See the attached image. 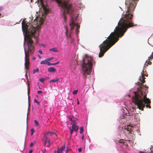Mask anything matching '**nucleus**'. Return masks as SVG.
<instances>
[{
    "label": "nucleus",
    "mask_w": 153,
    "mask_h": 153,
    "mask_svg": "<svg viewBox=\"0 0 153 153\" xmlns=\"http://www.w3.org/2000/svg\"><path fill=\"white\" fill-rule=\"evenodd\" d=\"M138 0H126L125 4L127 10L118 23L114 32H112L105 40L100 46L99 57L103 56L105 53L114 45L124 34L127 29L135 25L133 24L132 19L133 13Z\"/></svg>",
    "instance_id": "f257e3e1"
},
{
    "label": "nucleus",
    "mask_w": 153,
    "mask_h": 153,
    "mask_svg": "<svg viewBox=\"0 0 153 153\" xmlns=\"http://www.w3.org/2000/svg\"><path fill=\"white\" fill-rule=\"evenodd\" d=\"M141 74L139 80L140 82H138L137 83L140 86L137 92H134V95L132 97V101L137 106L138 108L143 111L145 106L147 108H151L150 104L151 102L149 99L146 97L148 86H146V84L142 85V84L145 82V76H148V74L143 69Z\"/></svg>",
    "instance_id": "f03ea898"
},
{
    "label": "nucleus",
    "mask_w": 153,
    "mask_h": 153,
    "mask_svg": "<svg viewBox=\"0 0 153 153\" xmlns=\"http://www.w3.org/2000/svg\"><path fill=\"white\" fill-rule=\"evenodd\" d=\"M22 28L23 31L25 32L27 35V38L25 37V40L27 42L28 49L27 50L25 48H24L25 53V68L27 70L29 68L30 63L29 54H32L35 51L33 41L31 38L34 37L36 39V43H37V37L35 35L36 29L34 27L32 26V28L28 29L27 24L24 21L22 22Z\"/></svg>",
    "instance_id": "7ed1b4c3"
},
{
    "label": "nucleus",
    "mask_w": 153,
    "mask_h": 153,
    "mask_svg": "<svg viewBox=\"0 0 153 153\" xmlns=\"http://www.w3.org/2000/svg\"><path fill=\"white\" fill-rule=\"evenodd\" d=\"M93 61V58L88 56L87 55L83 58L82 68L83 76L85 77L91 74Z\"/></svg>",
    "instance_id": "20e7f679"
},
{
    "label": "nucleus",
    "mask_w": 153,
    "mask_h": 153,
    "mask_svg": "<svg viewBox=\"0 0 153 153\" xmlns=\"http://www.w3.org/2000/svg\"><path fill=\"white\" fill-rule=\"evenodd\" d=\"M78 17L76 16L75 19L74 20L73 17H72L71 21L69 24V25L71 27L70 31H68V29L66 26H65V35L67 39L71 38L72 36L73 30L75 29V31L77 35L78 34L79 32V30L80 27V26L78 25V24L75 22V21L77 18Z\"/></svg>",
    "instance_id": "39448f33"
},
{
    "label": "nucleus",
    "mask_w": 153,
    "mask_h": 153,
    "mask_svg": "<svg viewBox=\"0 0 153 153\" xmlns=\"http://www.w3.org/2000/svg\"><path fill=\"white\" fill-rule=\"evenodd\" d=\"M52 136L54 137L57 139V135L54 132H47L44 134V136L42 138V140L44 142L45 146L47 143H48V144L47 146L49 147L50 146L52 143L51 141L50 138L51 136Z\"/></svg>",
    "instance_id": "423d86ee"
},
{
    "label": "nucleus",
    "mask_w": 153,
    "mask_h": 153,
    "mask_svg": "<svg viewBox=\"0 0 153 153\" xmlns=\"http://www.w3.org/2000/svg\"><path fill=\"white\" fill-rule=\"evenodd\" d=\"M72 128H69L70 130V134L71 136H72L73 134V131H77L79 129V127L76 125H75V123L74 122L72 124Z\"/></svg>",
    "instance_id": "0eeeda50"
},
{
    "label": "nucleus",
    "mask_w": 153,
    "mask_h": 153,
    "mask_svg": "<svg viewBox=\"0 0 153 153\" xmlns=\"http://www.w3.org/2000/svg\"><path fill=\"white\" fill-rule=\"evenodd\" d=\"M55 68L53 67H51L48 69V71L49 72H54L56 71Z\"/></svg>",
    "instance_id": "6e6552de"
},
{
    "label": "nucleus",
    "mask_w": 153,
    "mask_h": 153,
    "mask_svg": "<svg viewBox=\"0 0 153 153\" xmlns=\"http://www.w3.org/2000/svg\"><path fill=\"white\" fill-rule=\"evenodd\" d=\"M132 127L130 125H128L127 126H125V129L127 131H129V132L131 131Z\"/></svg>",
    "instance_id": "1a4fd4ad"
},
{
    "label": "nucleus",
    "mask_w": 153,
    "mask_h": 153,
    "mask_svg": "<svg viewBox=\"0 0 153 153\" xmlns=\"http://www.w3.org/2000/svg\"><path fill=\"white\" fill-rule=\"evenodd\" d=\"M39 21V23L40 25H42L44 22V19L40 17L39 18H38L37 19Z\"/></svg>",
    "instance_id": "9d476101"
},
{
    "label": "nucleus",
    "mask_w": 153,
    "mask_h": 153,
    "mask_svg": "<svg viewBox=\"0 0 153 153\" xmlns=\"http://www.w3.org/2000/svg\"><path fill=\"white\" fill-rule=\"evenodd\" d=\"M49 51L55 52H58L59 51L56 48L54 47L49 49Z\"/></svg>",
    "instance_id": "9b49d317"
},
{
    "label": "nucleus",
    "mask_w": 153,
    "mask_h": 153,
    "mask_svg": "<svg viewBox=\"0 0 153 153\" xmlns=\"http://www.w3.org/2000/svg\"><path fill=\"white\" fill-rule=\"evenodd\" d=\"M42 6L43 7V9L45 12V13H48V9L46 7L44 6V4H42Z\"/></svg>",
    "instance_id": "f8f14e48"
},
{
    "label": "nucleus",
    "mask_w": 153,
    "mask_h": 153,
    "mask_svg": "<svg viewBox=\"0 0 153 153\" xmlns=\"http://www.w3.org/2000/svg\"><path fill=\"white\" fill-rule=\"evenodd\" d=\"M47 59H45L44 60L41 61L40 62V64L42 65L47 64Z\"/></svg>",
    "instance_id": "ddd939ff"
},
{
    "label": "nucleus",
    "mask_w": 153,
    "mask_h": 153,
    "mask_svg": "<svg viewBox=\"0 0 153 153\" xmlns=\"http://www.w3.org/2000/svg\"><path fill=\"white\" fill-rule=\"evenodd\" d=\"M35 126L39 127V124L37 121L36 120H34Z\"/></svg>",
    "instance_id": "4468645a"
},
{
    "label": "nucleus",
    "mask_w": 153,
    "mask_h": 153,
    "mask_svg": "<svg viewBox=\"0 0 153 153\" xmlns=\"http://www.w3.org/2000/svg\"><path fill=\"white\" fill-rule=\"evenodd\" d=\"M39 70L38 68H37L36 69H34L33 70V73L34 74L36 72H37L39 71Z\"/></svg>",
    "instance_id": "2eb2a0df"
},
{
    "label": "nucleus",
    "mask_w": 153,
    "mask_h": 153,
    "mask_svg": "<svg viewBox=\"0 0 153 153\" xmlns=\"http://www.w3.org/2000/svg\"><path fill=\"white\" fill-rule=\"evenodd\" d=\"M151 59H153V52L152 53L151 55L148 57V60H149Z\"/></svg>",
    "instance_id": "dca6fc26"
},
{
    "label": "nucleus",
    "mask_w": 153,
    "mask_h": 153,
    "mask_svg": "<svg viewBox=\"0 0 153 153\" xmlns=\"http://www.w3.org/2000/svg\"><path fill=\"white\" fill-rule=\"evenodd\" d=\"M54 153H62V152H60V149L58 147L57 148V151L56 152V151H54Z\"/></svg>",
    "instance_id": "f3484780"
},
{
    "label": "nucleus",
    "mask_w": 153,
    "mask_h": 153,
    "mask_svg": "<svg viewBox=\"0 0 153 153\" xmlns=\"http://www.w3.org/2000/svg\"><path fill=\"white\" fill-rule=\"evenodd\" d=\"M80 134H82L83 132V127L82 126L80 128Z\"/></svg>",
    "instance_id": "a211bd4d"
},
{
    "label": "nucleus",
    "mask_w": 153,
    "mask_h": 153,
    "mask_svg": "<svg viewBox=\"0 0 153 153\" xmlns=\"http://www.w3.org/2000/svg\"><path fill=\"white\" fill-rule=\"evenodd\" d=\"M146 62L147 63V65L148 66V65H151L152 64V62H150L149 60H148V59L146 61Z\"/></svg>",
    "instance_id": "6ab92c4d"
},
{
    "label": "nucleus",
    "mask_w": 153,
    "mask_h": 153,
    "mask_svg": "<svg viewBox=\"0 0 153 153\" xmlns=\"http://www.w3.org/2000/svg\"><path fill=\"white\" fill-rule=\"evenodd\" d=\"M59 79H52L50 81V82H56L57 81H58L59 80Z\"/></svg>",
    "instance_id": "aec40b11"
},
{
    "label": "nucleus",
    "mask_w": 153,
    "mask_h": 153,
    "mask_svg": "<svg viewBox=\"0 0 153 153\" xmlns=\"http://www.w3.org/2000/svg\"><path fill=\"white\" fill-rule=\"evenodd\" d=\"M65 146L64 145L63 146H62L61 149H60V152H62V151L65 149Z\"/></svg>",
    "instance_id": "412c9836"
},
{
    "label": "nucleus",
    "mask_w": 153,
    "mask_h": 153,
    "mask_svg": "<svg viewBox=\"0 0 153 153\" xmlns=\"http://www.w3.org/2000/svg\"><path fill=\"white\" fill-rule=\"evenodd\" d=\"M34 101L35 102L37 103L38 105H40V103L36 99H35L34 100Z\"/></svg>",
    "instance_id": "4be33fe9"
},
{
    "label": "nucleus",
    "mask_w": 153,
    "mask_h": 153,
    "mask_svg": "<svg viewBox=\"0 0 153 153\" xmlns=\"http://www.w3.org/2000/svg\"><path fill=\"white\" fill-rule=\"evenodd\" d=\"M77 92H78V90H74L73 91V94L75 95V94H77Z\"/></svg>",
    "instance_id": "5701e85b"
},
{
    "label": "nucleus",
    "mask_w": 153,
    "mask_h": 153,
    "mask_svg": "<svg viewBox=\"0 0 153 153\" xmlns=\"http://www.w3.org/2000/svg\"><path fill=\"white\" fill-rule=\"evenodd\" d=\"M31 135H32L33 134V133L35 131V130L33 128H32L31 130Z\"/></svg>",
    "instance_id": "b1692460"
},
{
    "label": "nucleus",
    "mask_w": 153,
    "mask_h": 153,
    "mask_svg": "<svg viewBox=\"0 0 153 153\" xmlns=\"http://www.w3.org/2000/svg\"><path fill=\"white\" fill-rule=\"evenodd\" d=\"M54 58L53 57H51V58H49L47 59L48 61H51V60H52L53 59H54Z\"/></svg>",
    "instance_id": "393cba45"
},
{
    "label": "nucleus",
    "mask_w": 153,
    "mask_h": 153,
    "mask_svg": "<svg viewBox=\"0 0 153 153\" xmlns=\"http://www.w3.org/2000/svg\"><path fill=\"white\" fill-rule=\"evenodd\" d=\"M39 80L40 82H43L45 80V79L43 78H41L39 79Z\"/></svg>",
    "instance_id": "a878e982"
},
{
    "label": "nucleus",
    "mask_w": 153,
    "mask_h": 153,
    "mask_svg": "<svg viewBox=\"0 0 153 153\" xmlns=\"http://www.w3.org/2000/svg\"><path fill=\"white\" fill-rule=\"evenodd\" d=\"M59 63V62H58L56 63H51V65H55L58 64Z\"/></svg>",
    "instance_id": "bb28decb"
},
{
    "label": "nucleus",
    "mask_w": 153,
    "mask_h": 153,
    "mask_svg": "<svg viewBox=\"0 0 153 153\" xmlns=\"http://www.w3.org/2000/svg\"><path fill=\"white\" fill-rule=\"evenodd\" d=\"M47 64L48 65H51V63L50 62H49L47 61Z\"/></svg>",
    "instance_id": "cd10ccee"
},
{
    "label": "nucleus",
    "mask_w": 153,
    "mask_h": 153,
    "mask_svg": "<svg viewBox=\"0 0 153 153\" xmlns=\"http://www.w3.org/2000/svg\"><path fill=\"white\" fill-rule=\"evenodd\" d=\"M38 52L40 54H42V51L41 50H39Z\"/></svg>",
    "instance_id": "c85d7f7f"
},
{
    "label": "nucleus",
    "mask_w": 153,
    "mask_h": 153,
    "mask_svg": "<svg viewBox=\"0 0 153 153\" xmlns=\"http://www.w3.org/2000/svg\"><path fill=\"white\" fill-rule=\"evenodd\" d=\"M42 92V91H37V94H40Z\"/></svg>",
    "instance_id": "c756f323"
},
{
    "label": "nucleus",
    "mask_w": 153,
    "mask_h": 153,
    "mask_svg": "<svg viewBox=\"0 0 153 153\" xmlns=\"http://www.w3.org/2000/svg\"><path fill=\"white\" fill-rule=\"evenodd\" d=\"M78 150L79 152H81L82 151V148H79L78 149Z\"/></svg>",
    "instance_id": "7c9ffc66"
},
{
    "label": "nucleus",
    "mask_w": 153,
    "mask_h": 153,
    "mask_svg": "<svg viewBox=\"0 0 153 153\" xmlns=\"http://www.w3.org/2000/svg\"><path fill=\"white\" fill-rule=\"evenodd\" d=\"M4 9V8L3 7H0V11L2 10H3Z\"/></svg>",
    "instance_id": "2f4dec72"
},
{
    "label": "nucleus",
    "mask_w": 153,
    "mask_h": 153,
    "mask_svg": "<svg viewBox=\"0 0 153 153\" xmlns=\"http://www.w3.org/2000/svg\"><path fill=\"white\" fill-rule=\"evenodd\" d=\"M33 143H30V147H31L33 146Z\"/></svg>",
    "instance_id": "473e14b6"
},
{
    "label": "nucleus",
    "mask_w": 153,
    "mask_h": 153,
    "mask_svg": "<svg viewBox=\"0 0 153 153\" xmlns=\"http://www.w3.org/2000/svg\"><path fill=\"white\" fill-rule=\"evenodd\" d=\"M30 90V88L29 87V85H28V94H29V91Z\"/></svg>",
    "instance_id": "72a5a7b5"
},
{
    "label": "nucleus",
    "mask_w": 153,
    "mask_h": 153,
    "mask_svg": "<svg viewBox=\"0 0 153 153\" xmlns=\"http://www.w3.org/2000/svg\"><path fill=\"white\" fill-rule=\"evenodd\" d=\"M3 16H2L1 13H0V18L2 17Z\"/></svg>",
    "instance_id": "f704fd0d"
},
{
    "label": "nucleus",
    "mask_w": 153,
    "mask_h": 153,
    "mask_svg": "<svg viewBox=\"0 0 153 153\" xmlns=\"http://www.w3.org/2000/svg\"><path fill=\"white\" fill-rule=\"evenodd\" d=\"M35 59H36V58H35V57L34 56H33V57H32V59H33V60H35Z\"/></svg>",
    "instance_id": "c9c22d12"
},
{
    "label": "nucleus",
    "mask_w": 153,
    "mask_h": 153,
    "mask_svg": "<svg viewBox=\"0 0 153 153\" xmlns=\"http://www.w3.org/2000/svg\"><path fill=\"white\" fill-rule=\"evenodd\" d=\"M84 138V135H83L82 137V139L83 140Z\"/></svg>",
    "instance_id": "e433bc0d"
},
{
    "label": "nucleus",
    "mask_w": 153,
    "mask_h": 153,
    "mask_svg": "<svg viewBox=\"0 0 153 153\" xmlns=\"http://www.w3.org/2000/svg\"><path fill=\"white\" fill-rule=\"evenodd\" d=\"M32 152H33V151L32 150H30L29 151V153H32Z\"/></svg>",
    "instance_id": "4c0bfd02"
},
{
    "label": "nucleus",
    "mask_w": 153,
    "mask_h": 153,
    "mask_svg": "<svg viewBox=\"0 0 153 153\" xmlns=\"http://www.w3.org/2000/svg\"><path fill=\"white\" fill-rule=\"evenodd\" d=\"M73 118H71L70 119V120H71V121H73Z\"/></svg>",
    "instance_id": "58836bf2"
},
{
    "label": "nucleus",
    "mask_w": 153,
    "mask_h": 153,
    "mask_svg": "<svg viewBox=\"0 0 153 153\" xmlns=\"http://www.w3.org/2000/svg\"><path fill=\"white\" fill-rule=\"evenodd\" d=\"M38 56H39V58H40V59L41 58V57L39 55H38Z\"/></svg>",
    "instance_id": "ea45409f"
},
{
    "label": "nucleus",
    "mask_w": 153,
    "mask_h": 153,
    "mask_svg": "<svg viewBox=\"0 0 153 153\" xmlns=\"http://www.w3.org/2000/svg\"><path fill=\"white\" fill-rule=\"evenodd\" d=\"M28 113H27V119L28 117Z\"/></svg>",
    "instance_id": "a19ab883"
},
{
    "label": "nucleus",
    "mask_w": 153,
    "mask_h": 153,
    "mask_svg": "<svg viewBox=\"0 0 153 153\" xmlns=\"http://www.w3.org/2000/svg\"><path fill=\"white\" fill-rule=\"evenodd\" d=\"M68 149H67V151H66V153H67V152H68Z\"/></svg>",
    "instance_id": "79ce46f5"
},
{
    "label": "nucleus",
    "mask_w": 153,
    "mask_h": 153,
    "mask_svg": "<svg viewBox=\"0 0 153 153\" xmlns=\"http://www.w3.org/2000/svg\"><path fill=\"white\" fill-rule=\"evenodd\" d=\"M46 150L45 149L44 151H43V152H45H45H46Z\"/></svg>",
    "instance_id": "37998d69"
},
{
    "label": "nucleus",
    "mask_w": 153,
    "mask_h": 153,
    "mask_svg": "<svg viewBox=\"0 0 153 153\" xmlns=\"http://www.w3.org/2000/svg\"><path fill=\"white\" fill-rule=\"evenodd\" d=\"M79 104V101H78V102H77V104L78 105V104Z\"/></svg>",
    "instance_id": "c03bdc74"
},
{
    "label": "nucleus",
    "mask_w": 153,
    "mask_h": 153,
    "mask_svg": "<svg viewBox=\"0 0 153 153\" xmlns=\"http://www.w3.org/2000/svg\"><path fill=\"white\" fill-rule=\"evenodd\" d=\"M120 143H123V142H120Z\"/></svg>",
    "instance_id": "a18cd8bd"
},
{
    "label": "nucleus",
    "mask_w": 153,
    "mask_h": 153,
    "mask_svg": "<svg viewBox=\"0 0 153 153\" xmlns=\"http://www.w3.org/2000/svg\"><path fill=\"white\" fill-rule=\"evenodd\" d=\"M43 153H45V152H42Z\"/></svg>",
    "instance_id": "49530a36"
}]
</instances>
